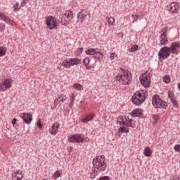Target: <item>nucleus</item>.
Wrapping results in <instances>:
<instances>
[{"instance_id":"obj_1","label":"nucleus","mask_w":180,"mask_h":180,"mask_svg":"<svg viewBox=\"0 0 180 180\" xmlns=\"http://www.w3.org/2000/svg\"><path fill=\"white\" fill-rule=\"evenodd\" d=\"M93 166L98 171H105L108 167V165H106V159H105V155H100L94 158Z\"/></svg>"},{"instance_id":"obj_2","label":"nucleus","mask_w":180,"mask_h":180,"mask_svg":"<svg viewBox=\"0 0 180 180\" xmlns=\"http://www.w3.org/2000/svg\"><path fill=\"white\" fill-rule=\"evenodd\" d=\"M146 98H147V90H139L132 96V103L136 105H141L146 101Z\"/></svg>"},{"instance_id":"obj_3","label":"nucleus","mask_w":180,"mask_h":180,"mask_svg":"<svg viewBox=\"0 0 180 180\" xmlns=\"http://www.w3.org/2000/svg\"><path fill=\"white\" fill-rule=\"evenodd\" d=\"M152 103L156 109H167L168 104L167 102L162 101L160 96L155 94L152 97Z\"/></svg>"},{"instance_id":"obj_4","label":"nucleus","mask_w":180,"mask_h":180,"mask_svg":"<svg viewBox=\"0 0 180 180\" xmlns=\"http://www.w3.org/2000/svg\"><path fill=\"white\" fill-rule=\"evenodd\" d=\"M132 77L131 73L125 71L122 75H118L117 79H118L119 82L122 85H130V84H131Z\"/></svg>"},{"instance_id":"obj_5","label":"nucleus","mask_w":180,"mask_h":180,"mask_svg":"<svg viewBox=\"0 0 180 180\" xmlns=\"http://www.w3.org/2000/svg\"><path fill=\"white\" fill-rule=\"evenodd\" d=\"M46 25L49 30L57 29V18L54 16H49L46 19Z\"/></svg>"},{"instance_id":"obj_6","label":"nucleus","mask_w":180,"mask_h":180,"mask_svg":"<svg viewBox=\"0 0 180 180\" xmlns=\"http://www.w3.org/2000/svg\"><path fill=\"white\" fill-rule=\"evenodd\" d=\"M171 49L169 47L164 46L162 47L158 53L159 60H165L171 56Z\"/></svg>"},{"instance_id":"obj_7","label":"nucleus","mask_w":180,"mask_h":180,"mask_svg":"<svg viewBox=\"0 0 180 180\" xmlns=\"http://www.w3.org/2000/svg\"><path fill=\"white\" fill-rule=\"evenodd\" d=\"M119 121L120 123H122L124 126H127V127H132V129L136 127V122L127 116L120 117Z\"/></svg>"},{"instance_id":"obj_8","label":"nucleus","mask_w":180,"mask_h":180,"mask_svg":"<svg viewBox=\"0 0 180 180\" xmlns=\"http://www.w3.org/2000/svg\"><path fill=\"white\" fill-rule=\"evenodd\" d=\"M68 140L70 143H84L85 141V136L81 134H74L68 136Z\"/></svg>"},{"instance_id":"obj_9","label":"nucleus","mask_w":180,"mask_h":180,"mask_svg":"<svg viewBox=\"0 0 180 180\" xmlns=\"http://www.w3.org/2000/svg\"><path fill=\"white\" fill-rule=\"evenodd\" d=\"M139 79L143 86L145 88H148V86H150V82L151 79L148 72L141 74L140 75Z\"/></svg>"},{"instance_id":"obj_10","label":"nucleus","mask_w":180,"mask_h":180,"mask_svg":"<svg viewBox=\"0 0 180 180\" xmlns=\"http://www.w3.org/2000/svg\"><path fill=\"white\" fill-rule=\"evenodd\" d=\"M12 86V79H5L0 83V92H5L6 89H9Z\"/></svg>"},{"instance_id":"obj_11","label":"nucleus","mask_w":180,"mask_h":180,"mask_svg":"<svg viewBox=\"0 0 180 180\" xmlns=\"http://www.w3.org/2000/svg\"><path fill=\"white\" fill-rule=\"evenodd\" d=\"M25 124H30L33 120V115L29 112H22L20 116Z\"/></svg>"},{"instance_id":"obj_12","label":"nucleus","mask_w":180,"mask_h":180,"mask_svg":"<svg viewBox=\"0 0 180 180\" xmlns=\"http://www.w3.org/2000/svg\"><path fill=\"white\" fill-rule=\"evenodd\" d=\"M89 15V12L86 10H82L77 15V20L78 22H80V23H82L84 20H86V15Z\"/></svg>"},{"instance_id":"obj_13","label":"nucleus","mask_w":180,"mask_h":180,"mask_svg":"<svg viewBox=\"0 0 180 180\" xmlns=\"http://www.w3.org/2000/svg\"><path fill=\"white\" fill-rule=\"evenodd\" d=\"M169 48L172 54H178L180 51V43L173 42Z\"/></svg>"},{"instance_id":"obj_14","label":"nucleus","mask_w":180,"mask_h":180,"mask_svg":"<svg viewBox=\"0 0 180 180\" xmlns=\"http://www.w3.org/2000/svg\"><path fill=\"white\" fill-rule=\"evenodd\" d=\"M168 11L172 13H176L179 10V4L176 2H172L167 6Z\"/></svg>"},{"instance_id":"obj_15","label":"nucleus","mask_w":180,"mask_h":180,"mask_svg":"<svg viewBox=\"0 0 180 180\" xmlns=\"http://www.w3.org/2000/svg\"><path fill=\"white\" fill-rule=\"evenodd\" d=\"M167 44H168V37H167V34L165 32L160 33L159 46L162 47V46Z\"/></svg>"},{"instance_id":"obj_16","label":"nucleus","mask_w":180,"mask_h":180,"mask_svg":"<svg viewBox=\"0 0 180 180\" xmlns=\"http://www.w3.org/2000/svg\"><path fill=\"white\" fill-rule=\"evenodd\" d=\"M60 128V124L58 122H54L49 129V133L56 136L58 133V129Z\"/></svg>"},{"instance_id":"obj_17","label":"nucleus","mask_w":180,"mask_h":180,"mask_svg":"<svg viewBox=\"0 0 180 180\" xmlns=\"http://www.w3.org/2000/svg\"><path fill=\"white\" fill-rule=\"evenodd\" d=\"M0 19L4 22H6L7 25H9L10 26H13V24L12 23V20H11L9 17L4 14V13L2 12H0Z\"/></svg>"},{"instance_id":"obj_18","label":"nucleus","mask_w":180,"mask_h":180,"mask_svg":"<svg viewBox=\"0 0 180 180\" xmlns=\"http://www.w3.org/2000/svg\"><path fill=\"white\" fill-rule=\"evenodd\" d=\"M143 112V109L136 108L131 112V116L133 117H140V116H143L144 115Z\"/></svg>"},{"instance_id":"obj_19","label":"nucleus","mask_w":180,"mask_h":180,"mask_svg":"<svg viewBox=\"0 0 180 180\" xmlns=\"http://www.w3.org/2000/svg\"><path fill=\"white\" fill-rule=\"evenodd\" d=\"M13 179L14 180H22L23 178V174H22V171L16 170L12 174Z\"/></svg>"},{"instance_id":"obj_20","label":"nucleus","mask_w":180,"mask_h":180,"mask_svg":"<svg viewBox=\"0 0 180 180\" xmlns=\"http://www.w3.org/2000/svg\"><path fill=\"white\" fill-rule=\"evenodd\" d=\"M96 50H98V49H89L85 51V53L87 56H94L95 54H96V53H98L101 56H103V54H102L101 52H97Z\"/></svg>"},{"instance_id":"obj_21","label":"nucleus","mask_w":180,"mask_h":180,"mask_svg":"<svg viewBox=\"0 0 180 180\" xmlns=\"http://www.w3.org/2000/svg\"><path fill=\"white\" fill-rule=\"evenodd\" d=\"M151 154H153V150H151V148L150 147H146L143 150V155L145 157H150Z\"/></svg>"},{"instance_id":"obj_22","label":"nucleus","mask_w":180,"mask_h":180,"mask_svg":"<svg viewBox=\"0 0 180 180\" xmlns=\"http://www.w3.org/2000/svg\"><path fill=\"white\" fill-rule=\"evenodd\" d=\"M70 60V63L72 65H78V64H81V60L78 58H69Z\"/></svg>"},{"instance_id":"obj_23","label":"nucleus","mask_w":180,"mask_h":180,"mask_svg":"<svg viewBox=\"0 0 180 180\" xmlns=\"http://www.w3.org/2000/svg\"><path fill=\"white\" fill-rule=\"evenodd\" d=\"M94 120V115L90 114L86 116L85 118L83 119L82 123H88V122H91Z\"/></svg>"},{"instance_id":"obj_24","label":"nucleus","mask_w":180,"mask_h":180,"mask_svg":"<svg viewBox=\"0 0 180 180\" xmlns=\"http://www.w3.org/2000/svg\"><path fill=\"white\" fill-rule=\"evenodd\" d=\"M63 66L64 67V68H70V67L72 66L70 59L69 58L65 60L63 63Z\"/></svg>"},{"instance_id":"obj_25","label":"nucleus","mask_w":180,"mask_h":180,"mask_svg":"<svg viewBox=\"0 0 180 180\" xmlns=\"http://www.w3.org/2000/svg\"><path fill=\"white\" fill-rule=\"evenodd\" d=\"M63 175V171L57 170L52 176V179H57V178H60Z\"/></svg>"},{"instance_id":"obj_26","label":"nucleus","mask_w":180,"mask_h":180,"mask_svg":"<svg viewBox=\"0 0 180 180\" xmlns=\"http://www.w3.org/2000/svg\"><path fill=\"white\" fill-rule=\"evenodd\" d=\"M70 19L65 18L64 15L63 16L62 19H61V25L63 26H67V25H68V23H70Z\"/></svg>"},{"instance_id":"obj_27","label":"nucleus","mask_w":180,"mask_h":180,"mask_svg":"<svg viewBox=\"0 0 180 180\" xmlns=\"http://www.w3.org/2000/svg\"><path fill=\"white\" fill-rule=\"evenodd\" d=\"M8 49L5 46H0V57H4L6 54Z\"/></svg>"},{"instance_id":"obj_28","label":"nucleus","mask_w":180,"mask_h":180,"mask_svg":"<svg viewBox=\"0 0 180 180\" xmlns=\"http://www.w3.org/2000/svg\"><path fill=\"white\" fill-rule=\"evenodd\" d=\"M63 16L69 19V20H71L72 19L73 14L71 11H67L66 13H65Z\"/></svg>"},{"instance_id":"obj_29","label":"nucleus","mask_w":180,"mask_h":180,"mask_svg":"<svg viewBox=\"0 0 180 180\" xmlns=\"http://www.w3.org/2000/svg\"><path fill=\"white\" fill-rule=\"evenodd\" d=\"M163 82H165V84H169V82H171V77L169 75H165L163 77Z\"/></svg>"},{"instance_id":"obj_30","label":"nucleus","mask_w":180,"mask_h":180,"mask_svg":"<svg viewBox=\"0 0 180 180\" xmlns=\"http://www.w3.org/2000/svg\"><path fill=\"white\" fill-rule=\"evenodd\" d=\"M73 88L75 91H81L82 86L80 84L76 83L73 84Z\"/></svg>"},{"instance_id":"obj_31","label":"nucleus","mask_w":180,"mask_h":180,"mask_svg":"<svg viewBox=\"0 0 180 180\" xmlns=\"http://www.w3.org/2000/svg\"><path fill=\"white\" fill-rule=\"evenodd\" d=\"M139 50V46L134 45L131 49H129L130 53H134V51H137Z\"/></svg>"},{"instance_id":"obj_32","label":"nucleus","mask_w":180,"mask_h":180,"mask_svg":"<svg viewBox=\"0 0 180 180\" xmlns=\"http://www.w3.org/2000/svg\"><path fill=\"white\" fill-rule=\"evenodd\" d=\"M169 98L174 106H176V105H178V103L176 102V99H175L174 96H169Z\"/></svg>"},{"instance_id":"obj_33","label":"nucleus","mask_w":180,"mask_h":180,"mask_svg":"<svg viewBox=\"0 0 180 180\" xmlns=\"http://www.w3.org/2000/svg\"><path fill=\"white\" fill-rule=\"evenodd\" d=\"M131 19H132V23H134V22H137L138 19H139V16L136 15L134 14H132L131 16Z\"/></svg>"},{"instance_id":"obj_34","label":"nucleus","mask_w":180,"mask_h":180,"mask_svg":"<svg viewBox=\"0 0 180 180\" xmlns=\"http://www.w3.org/2000/svg\"><path fill=\"white\" fill-rule=\"evenodd\" d=\"M89 58H85L83 60V63H84V65L85 66H88L89 65Z\"/></svg>"},{"instance_id":"obj_35","label":"nucleus","mask_w":180,"mask_h":180,"mask_svg":"<svg viewBox=\"0 0 180 180\" xmlns=\"http://www.w3.org/2000/svg\"><path fill=\"white\" fill-rule=\"evenodd\" d=\"M70 98V101L72 103L75 101V94H74V93H72L69 95Z\"/></svg>"},{"instance_id":"obj_36","label":"nucleus","mask_w":180,"mask_h":180,"mask_svg":"<svg viewBox=\"0 0 180 180\" xmlns=\"http://www.w3.org/2000/svg\"><path fill=\"white\" fill-rule=\"evenodd\" d=\"M122 133H129V128L126 127H121Z\"/></svg>"},{"instance_id":"obj_37","label":"nucleus","mask_w":180,"mask_h":180,"mask_svg":"<svg viewBox=\"0 0 180 180\" xmlns=\"http://www.w3.org/2000/svg\"><path fill=\"white\" fill-rule=\"evenodd\" d=\"M108 23L110 25H113V23H115V18L113 17L108 18Z\"/></svg>"},{"instance_id":"obj_38","label":"nucleus","mask_w":180,"mask_h":180,"mask_svg":"<svg viewBox=\"0 0 180 180\" xmlns=\"http://www.w3.org/2000/svg\"><path fill=\"white\" fill-rule=\"evenodd\" d=\"M174 148L176 153H180V144L176 145Z\"/></svg>"},{"instance_id":"obj_39","label":"nucleus","mask_w":180,"mask_h":180,"mask_svg":"<svg viewBox=\"0 0 180 180\" xmlns=\"http://www.w3.org/2000/svg\"><path fill=\"white\" fill-rule=\"evenodd\" d=\"M110 177L108 176H101L98 180H109Z\"/></svg>"},{"instance_id":"obj_40","label":"nucleus","mask_w":180,"mask_h":180,"mask_svg":"<svg viewBox=\"0 0 180 180\" xmlns=\"http://www.w3.org/2000/svg\"><path fill=\"white\" fill-rule=\"evenodd\" d=\"M122 133H123V132H122V128L120 127V128L117 129V131L116 134H117V136H122Z\"/></svg>"},{"instance_id":"obj_41","label":"nucleus","mask_w":180,"mask_h":180,"mask_svg":"<svg viewBox=\"0 0 180 180\" xmlns=\"http://www.w3.org/2000/svg\"><path fill=\"white\" fill-rule=\"evenodd\" d=\"M115 56H116V53H112L110 56V60H115Z\"/></svg>"},{"instance_id":"obj_42","label":"nucleus","mask_w":180,"mask_h":180,"mask_svg":"<svg viewBox=\"0 0 180 180\" xmlns=\"http://www.w3.org/2000/svg\"><path fill=\"white\" fill-rule=\"evenodd\" d=\"M29 1V0H23L22 2H21V6L23 7L25 6V5H26V4H27V1Z\"/></svg>"},{"instance_id":"obj_43","label":"nucleus","mask_w":180,"mask_h":180,"mask_svg":"<svg viewBox=\"0 0 180 180\" xmlns=\"http://www.w3.org/2000/svg\"><path fill=\"white\" fill-rule=\"evenodd\" d=\"M58 102H60V100H58V98H56L54 100V105H55V106H57V105H58Z\"/></svg>"},{"instance_id":"obj_44","label":"nucleus","mask_w":180,"mask_h":180,"mask_svg":"<svg viewBox=\"0 0 180 180\" xmlns=\"http://www.w3.org/2000/svg\"><path fill=\"white\" fill-rule=\"evenodd\" d=\"M37 126L41 129V127H43V124H41V122L40 121L37 122Z\"/></svg>"},{"instance_id":"obj_45","label":"nucleus","mask_w":180,"mask_h":180,"mask_svg":"<svg viewBox=\"0 0 180 180\" xmlns=\"http://www.w3.org/2000/svg\"><path fill=\"white\" fill-rule=\"evenodd\" d=\"M153 118L154 119L155 122H158V120L159 119L158 115H153Z\"/></svg>"},{"instance_id":"obj_46","label":"nucleus","mask_w":180,"mask_h":180,"mask_svg":"<svg viewBox=\"0 0 180 180\" xmlns=\"http://www.w3.org/2000/svg\"><path fill=\"white\" fill-rule=\"evenodd\" d=\"M11 123H12L13 126H15V124H16V118H13Z\"/></svg>"},{"instance_id":"obj_47","label":"nucleus","mask_w":180,"mask_h":180,"mask_svg":"<svg viewBox=\"0 0 180 180\" xmlns=\"http://www.w3.org/2000/svg\"><path fill=\"white\" fill-rule=\"evenodd\" d=\"M0 30H5V25L0 27Z\"/></svg>"},{"instance_id":"obj_48","label":"nucleus","mask_w":180,"mask_h":180,"mask_svg":"<svg viewBox=\"0 0 180 180\" xmlns=\"http://www.w3.org/2000/svg\"><path fill=\"white\" fill-rule=\"evenodd\" d=\"M59 102H64V98H61V97H59Z\"/></svg>"},{"instance_id":"obj_49","label":"nucleus","mask_w":180,"mask_h":180,"mask_svg":"<svg viewBox=\"0 0 180 180\" xmlns=\"http://www.w3.org/2000/svg\"><path fill=\"white\" fill-rule=\"evenodd\" d=\"M170 180H179V177H174L173 179H171Z\"/></svg>"},{"instance_id":"obj_50","label":"nucleus","mask_w":180,"mask_h":180,"mask_svg":"<svg viewBox=\"0 0 180 180\" xmlns=\"http://www.w3.org/2000/svg\"><path fill=\"white\" fill-rule=\"evenodd\" d=\"M16 6H19V3H16L15 4H14V8H16Z\"/></svg>"},{"instance_id":"obj_51","label":"nucleus","mask_w":180,"mask_h":180,"mask_svg":"<svg viewBox=\"0 0 180 180\" xmlns=\"http://www.w3.org/2000/svg\"><path fill=\"white\" fill-rule=\"evenodd\" d=\"M20 8L15 7V11H20Z\"/></svg>"},{"instance_id":"obj_52","label":"nucleus","mask_w":180,"mask_h":180,"mask_svg":"<svg viewBox=\"0 0 180 180\" xmlns=\"http://www.w3.org/2000/svg\"><path fill=\"white\" fill-rule=\"evenodd\" d=\"M178 88H179V91H180V82L179 83H178Z\"/></svg>"},{"instance_id":"obj_53","label":"nucleus","mask_w":180,"mask_h":180,"mask_svg":"<svg viewBox=\"0 0 180 180\" xmlns=\"http://www.w3.org/2000/svg\"><path fill=\"white\" fill-rule=\"evenodd\" d=\"M64 101H68V97H66Z\"/></svg>"},{"instance_id":"obj_54","label":"nucleus","mask_w":180,"mask_h":180,"mask_svg":"<svg viewBox=\"0 0 180 180\" xmlns=\"http://www.w3.org/2000/svg\"><path fill=\"white\" fill-rule=\"evenodd\" d=\"M86 70H89V67L86 66Z\"/></svg>"}]
</instances>
